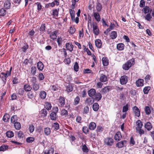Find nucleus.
I'll return each mask as SVG.
<instances>
[{
  "instance_id": "obj_62",
  "label": "nucleus",
  "mask_w": 154,
  "mask_h": 154,
  "mask_svg": "<svg viewBox=\"0 0 154 154\" xmlns=\"http://www.w3.org/2000/svg\"><path fill=\"white\" fill-rule=\"evenodd\" d=\"M63 62L66 64H69L71 62L70 59L69 58H65Z\"/></svg>"
},
{
  "instance_id": "obj_44",
  "label": "nucleus",
  "mask_w": 154,
  "mask_h": 154,
  "mask_svg": "<svg viewBox=\"0 0 154 154\" xmlns=\"http://www.w3.org/2000/svg\"><path fill=\"white\" fill-rule=\"evenodd\" d=\"M50 37L53 40L56 39L57 38V35L55 32H51L50 35Z\"/></svg>"
},
{
  "instance_id": "obj_26",
  "label": "nucleus",
  "mask_w": 154,
  "mask_h": 154,
  "mask_svg": "<svg viewBox=\"0 0 154 154\" xmlns=\"http://www.w3.org/2000/svg\"><path fill=\"white\" fill-rule=\"evenodd\" d=\"M117 49L119 51H122L124 49V45L123 44L121 43L117 44Z\"/></svg>"
},
{
  "instance_id": "obj_8",
  "label": "nucleus",
  "mask_w": 154,
  "mask_h": 154,
  "mask_svg": "<svg viewBox=\"0 0 154 154\" xmlns=\"http://www.w3.org/2000/svg\"><path fill=\"white\" fill-rule=\"evenodd\" d=\"M122 137L121 133L120 132H117L115 135L114 139L117 141L120 140Z\"/></svg>"
},
{
  "instance_id": "obj_64",
  "label": "nucleus",
  "mask_w": 154,
  "mask_h": 154,
  "mask_svg": "<svg viewBox=\"0 0 154 154\" xmlns=\"http://www.w3.org/2000/svg\"><path fill=\"white\" fill-rule=\"evenodd\" d=\"M18 136L20 138H23L24 135L23 132L21 131H20L17 134Z\"/></svg>"
},
{
  "instance_id": "obj_48",
  "label": "nucleus",
  "mask_w": 154,
  "mask_h": 154,
  "mask_svg": "<svg viewBox=\"0 0 154 154\" xmlns=\"http://www.w3.org/2000/svg\"><path fill=\"white\" fill-rule=\"evenodd\" d=\"M27 96L28 98L31 99H32L34 97V95L33 93L31 91L29 92L28 93Z\"/></svg>"
},
{
  "instance_id": "obj_5",
  "label": "nucleus",
  "mask_w": 154,
  "mask_h": 154,
  "mask_svg": "<svg viewBox=\"0 0 154 154\" xmlns=\"http://www.w3.org/2000/svg\"><path fill=\"white\" fill-rule=\"evenodd\" d=\"M94 33L96 35H98L99 33V30L96 23L92 24Z\"/></svg>"
},
{
  "instance_id": "obj_1",
  "label": "nucleus",
  "mask_w": 154,
  "mask_h": 154,
  "mask_svg": "<svg viewBox=\"0 0 154 154\" xmlns=\"http://www.w3.org/2000/svg\"><path fill=\"white\" fill-rule=\"evenodd\" d=\"M104 144L109 146H112L113 144L114 140L110 137H106L104 140Z\"/></svg>"
},
{
  "instance_id": "obj_10",
  "label": "nucleus",
  "mask_w": 154,
  "mask_h": 154,
  "mask_svg": "<svg viewBox=\"0 0 154 154\" xmlns=\"http://www.w3.org/2000/svg\"><path fill=\"white\" fill-rule=\"evenodd\" d=\"M126 141L124 140L118 142L116 144V146L120 148L123 147L126 144Z\"/></svg>"
},
{
  "instance_id": "obj_49",
  "label": "nucleus",
  "mask_w": 154,
  "mask_h": 154,
  "mask_svg": "<svg viewBox=\"0 0 154 154\" xmlns=\"http://www.w3.org/2000/svg\"><path fill=\"white\" fill-rule=\"evenodd\" d=\"M45 108L46 109L49 110L51 109V104L48 103H45Z\"/></svg>"
},
{
  "instance_id": "obj_18",
  "label": "nucleus",
  "mask_w": 154,
  "mask_h": 154,
  "mask_svg": "<svg viewBox=\"0 0 154 154\" xmlns=\"http://www.w3.org/2000/svg\"><path fill=\"white\" fill-rule=\"evenodd\" d=\"M37 66L38 69L42 71L44 68V65L42 62L39 61L37 63Z\"/></svg>"
},
{
  "instance_id": "obj_32",
  "label": "nucleus",
  "mask_w": 154,
  "mask_h": 154,
  "mask_svg": "<svg viewBox=\"0 0 154 154\" xmlns=\"http://www.w3.org/2000/svg\"><path fill=\"white\" fill-rule=\"evenodd\" d=\"M6 136L9 138H11L14 136V133L13 132L11 131H8L6 133Z\"/></svg>"
},
{
  "instance_id": "obj_36",
  "label": "nucleus",
  "mask_w": 154,
  "mask_h": 154,
  "mask_svg": "<svg viewBox=\"0 0 154 154\" xmlns=\"http://www.w3.org/2000/svg\"><path fill=\"white\" fill-rule=\"evenodd\" d=\"M150 89V87L149 86L146 87L144 88L143 92L144 94H147Z\"/></svg>"
},
{
  "instance_id": "obj_57",
  "label": "nucleus",
  "mask_w": 154,
  "mask_h": 154,
  "mask_svg": "<svg viewBox=\"0 0 154 154\" xmlns=\"http://www.w3.org/2000/svg\"><path fill=\"white\" fill-rule=\"evenodd\" d=\"M136 132H137L140 135H141L142 134H144V131L141 129V128H139L137 129L136 130Z\"/></svg>"
},
{
  "instance_id": "obj_28",
  "label": "nucleus",
  "mask_w": 154,
  "mask_h": 154,
  "mask_svg": "<svg viewBox=\"0 0 154 154\" xmlns=\"http://www.w3.org/2000/svg\"><path fill=\"white\" fill-rule=\"evenodd\" d=\"M44 132L45 134L46 135L48 136L50 134L51 132V130L50 128H44Z\"/></svg>"
},
{
  "instance_id": "obj_31",
  "label": "nucleus",
  "mask_w": 154,
  "mask_h": 154,
  "mask_svg": "<svg viewBox=\"0 0 154 154\" xmlns=\"http://www.w3.org/2000/svg\"><path fill=\"white\" fill-rule=\"evenodd\" d=\"M59 102L61 106H63L65 104V100L64 98L62 97H60L59 99Z\"/></svg>"
},
{
  "instance_id": "obj_14",
  "label": "nucleus",
  "mask_w": 154,
  "mask_h": 154,
  "mask_svg": "<svg viewBox=\"0 0 154 154\" xmlns=\"http://www.w3.org/2000/svg\"><path fill=\"white\" fill-rule=\"evenodd\" d=\"M145 127L148 131H150L152 128V126L151 124L149 122H147L145 124Z\"/></svg>"
},
{
  "instance_id": "obj_52",
  "label": "nucleus",
  "mask_w": 154,
  "mask_h": 154,
  "mask_svg": "<svg viewBox=\"0 0 154 154\" xmlns=\"http://www.w3.org/2000/svg\"><path fill=\"white\" fill-rule=\"evenodd\" d=\"M80 100V98L79 97L77 96L74 99V104L75 105H76L79 104V101Z\"/></svg>"
},
{
  "instance_id": "obj_6",
  "label": "nucleus",
  "mask_w": 154,
  "mask_h": 154,
  "mask_svg": "<svg viewBox=\"0 0 154 154\" xmlns=\"http://www.w3.org/2000/svg\"><path fill=\"white\" fill-rule=\"evenodd\" d=\"M133 110L136 116L139 117L140 116V111L137 107L136 106L134 107Z\"/></svg>"
},
{
  "instance_id": "obj_21",
  "label": "nucleus",
  "mask_w": 154,
  "mask_h": 154,
  "mask_svg": "<svg viewBox=\"0 0 154 154\" xmlns=\"http://www.w3.org/2000/svg\"><path fill=\"white\" fill-rule=\"evenodd\" d=\"M94 16L96 21L97 22H99L100 21V18L99 14L97 12L94 13Z\"/></svg>"
},
{
  "instance_id": "obj_27",
  "label": "nucleus",
  "mask_w": 154,
  "mask_h": 154,
  "mask_svg": "<svg viewBox=\"0 0 154 154\" xmlns=\"http://www.w3.org/2000/svg\"><path fill=\"white\" fill-rule=\"evenodd\" d=\"M92 108L95 111H97L99 109V105L97 103H94L92 105Z\"/></svg>"
},
{
  "instance_id": "obj_25",
  "label": "nucleus",
  "mask_w": 154,
  "mask_h": 154,
  "mask_svg": "<svg viewBox=\"0 0 154 154\" xmlns=\"http://www.w3.org/2000/svg\"><path fill=\"white\" fill-rule=\"evenodd\" d=\"M23 88L26 91H29L32 89V87L30 85L26 84L24 85Z\"/></svg>"
},
{
  "instance_id": "obj_12",
  "label": "nucleus",
  "mask_w": 154,
  "mask_h": 154,
  "mask_svg": "<svg viewBox=\"0 0 154 154\" xmlns=\"http://www.w3.org/2000/svg\"><path fill=\"white\" fill-rule=\"evenodd\" d=\"M88 93L89 96L92 97L95 95L96 93V90L94 89H91L88 91Z\"/></svg>"
},
{
  "instance_id": "obj_61",
  "label": "nucleus",
  "mask_w": 154,
  "mask_h": 154,
  "mask_svg": "<svg viewBox=\"0 0 154 154\" xmlns=\"http://www.w3.org/2000/svg\"><path fill=\"white\" fill-rule=\"evenodd\" d=\"M128 109V104L124 106L123 108L122 112H126Z\"/></svg>"
},
{
  "instance_id": "obj_11",
  "label": "nucleus",
  "mask_w": 154,
  "mask_h": 154,
  "mask_svg": "<svg viewBox=\"0 0 154 154\" xmlns=\"http://www.w3.org/2000/svg\"><path fill=\"white\" fill-rule=\"evenodd\" d=\"M145 14L151 13L152 11V9L150 8L148 6H146L143 8L142 10Z\"/></svg>"
},
{
  "instance_id": "obj_13",
  "label": "nucleus",
  "mask_w": 154,
  "mask_h": 154,
  "mask_svg": "<svg viewBox=\"0 0 154 154\" xmlns=\"http://www.w3.org/2000/svg\"><path fill=\"white\" fill-rule=\"evenodd\" d=\"M100 80L101 82H105L107 81V78L105 75L103 74H101L100 76Z\"/></svg>"
},
{
  "instance_id": "obj_7",
  "label": "nucleus",
  "mask_w": 154,
  "mask_h": 154,
  "mask_svg": "<svg viewBox=\"0 0 154 154\" xmlns=\"http://www.w3.org/2000/svg\"><path fill=\"white\" fill-rule=\"evenodd\" d=\"M66 47L67 50L71 52L73 50L74 46L71 43H66Z\"/></svg>"
},
{
  "instance_id": "obj_15",
  "label": "nucleus",
  "mask_w": 154,
  "mask_h": 154,
  "mask_svg": "<svg viewBox=\"0 0 154 154\" xmlns=\"http://www.w3.org/2000/svg\"><path fill=\"white\" fill-rule=\"evenodd\" d=\"M96 126L95 123L91 122L89 124V128L91 130H93L96 128Z\"/></svg>"
},
{
  "instance_id": "obj_30",
  "label": "nucleus",
  "mask_w": 154,
  "mask_h": 154,
  "mask_svg": "<svg viewBox=\"0 0 154 154\" xmlns=\"http://www.w3.org/2000/svg\"><path fill=\"white\" fill-rule=\"evenodd\" d=\"M14 126L17 130H19L21 128V125L20 123L18 122H16L14 124Z\"/></svg>"
},
{
  "instance_id": "obj_56",
  "label": "nucleus",
  "mask_w": 154,
  "mask_h": 154,
  "mask_svg": "<svg viewBox=\"0 0 154 154\" xmlns=\"http://www.w3.org/2000/svg\"><path fill=\"white\" fill-rule=\"evenodd\" d=\"M59 9H55L53 10V15L56 17L58 16V14Z\"/></svg>"
},
{
  "instance_id": "obj_16",
  "label": "nucleus",
  "mask_w": 154,
  "mask_h": 154,
  "mask_svg": "<svg viewBox=\"0 0 154 154\" xmlns=\"http://www.w3.org/2000/svg\"><path fill=\"white\" fill-rule=\"evenodd\" d=\"M95 44L96 46L98 48H100L102 46V42L99 39H97L95 41Z\"/></svg>"
},
{
  "instance_id": "obj_46",
  "label": "nucleus",
  "mask_w": 154,
  "mask_h": 154,
  "mask_svg": "<svg viewBox=\"0 0 154 154\" xmlns=\"http://www.w3.org/2000/svg\"><path fill=\"white\" fill-rule=\"evenodd\" d=\"M109 90L107 87H105L101 90V92L105 94L108 92Z\"/></svg>"
},
{
  "instance_id": "obj_51",
  "label": "nucleus",
  "mask_w": 154,
  "mask_h": 154,
  "mask_svg": "<svg viewBox=\"0 0 154 154\" xmlns=\"http://www.w3.org/2000/svg\"><path fill=\"white\" fill-rule=\"evenodd\" d=\"M82 149L83 152H88V150L87 147L85 144L82 145Z\"/></svg>"
},
{
  "instance_id": "obj_60",
  "label": "nucleus",
  "mask_w": 154,
  "mask_h": 154,
  "mask_svg": "<svg viewBox=\"0 0 154 154\" xmlns=\"http://www.w3.org/2000/svg\"><path fill=\"white\" fill-rule=\"evenodd\" d=\"M45 77L42 73H41L39 74L38 78L40 81L43 80L44 79Z\"/></svg>"
},
{
  "instance_id": "obj_34",
  "label": "nucleus",
  "mask_w": 154,
  "mask_h": 154,
  "mask_svg": "<svg viewBox=\"0 0 154 154\" xmlns=\"http://www.w3.org/2000/svg\"><path fill=\"white\" fill-rule=\"evenodd\" d=\"M32 86L33 90L35 91H37L39 88V85L36 83H33Z\"/></svg>"
},
{
  "instance_id": "obj_58",
  "label": "nucleus",
  "mask_w": 154,
  "mask_h": 154,
  "mask_svg": "<svg viewBox=\"0 0 154 154\" xmlns=\"http://www.w3.org/2000/svg\"><path fill=\"white\" fill-rule=\"evenodd\" d=\"M75 31V29L74 27L71 26L70 27L69 32L71 34L74 33Z\"/></svg>"
},
{
  "instance_id": "obj_50",
  "label": "nucleus",
  "mask_w": 154,
  "mask_h": 154,
  "mask_svg": "<svg viewBox=\"0 0 154 154\" xmlns=\"http://www.w3.org/2000/svg\"><path fill=\"white\" fill-rule=\"evenodd\" d=\"M45 29V24H42L39 29V30L41 32L43 33Z\"/></svg>"
},
{
  "instance_id": "obj_23",
  "label": "nucleus",
  "mask_w": 154,
  "mask_h": 154,
  "mask_svg": "<svg viewBox=\"0 0 154 154\" xmlns=\"http://www.w3.org/2000/svg\"><path fill=\"white\" fill-rule=\"evenodd\" d=\"M102 61L103 65L104 66H107L109 64V60L106 57H103Z\"/></svg>"
},
{
  "instance_id": "obj_43",
  "label": "nucleus",
  "mask_w": 154,
  "mask_h": 154,
  "mask_svg": "<svg viewBox=\"0 0 154 154\" xmlns=\"http://www.w3.org/2000/svg\"><path fill=\"white\" fill-rule=\"evenodd\" d=\"M151 14V13H148L145 17V19L146 20L148 21H150L151 20L152 18V17L150 14Z\"/></svg>"
},
{
  "instance_id": "obj_40",
  "label": "nucleus",
  "mask_w": 154,
  "mask_h": 154,
  "mask_svg": "<svg viewBox=\"0 0 154 154\" xmlns=\"http://www.w3.org/2000/svg\"><path fill=\"white\" fill-rule=\"evenodd\" d=\"M67 91L68 92H70L72 91L73 90V87L72 85H69L66 87Z\"/></svg>"
},
{
  "instance_id": "obj_54",
  "label": "nucleus",
  "mask_w": 154,
  "mask_h": 154,
  "mask_svg": "<svg viewBox=\"0 0 154 154\" xmlns=\"http://www.w3.org/2000/svg\"><path fill=\"white\" fill-rule=\"evenodd\" d=\"M54 150L53 149H51L48 150H45L44 153L45 154H49L51 153L53 154L54 152Z\"/></svg>"
},
{
  "instance_id": "obj_53",
  "label": "nucleus",
  "mask_w": 154,
  "mask_h": 154,
  "mask_svg": "<svg viewBox=\"0 0 154 154\" xmlns=\"http://www.w3.org/2000/svg\"><path fill=\"white\" fill-rule=\"evenodd\" d=\"M36 71V68L34 66H32L31 68V72L33 75L35 74Z\"/></svg>"
},
{
  "instance_id": "obj_20",
  "label": "nucleus",
  "mask_w": 154,
  "mask_h": 154,
  "mask_svg": "<svg viewBox=\"0 0 154 154\" xmlns=\"http://www.w3.org/2000/svg\"><path fill=\"white\" fill-rule=\"evenodd\" d=\"M137 125V127L136 128V130L139 128H141L143 126V124L142 122L140 120H138L136 122Z\"/></svg>"
},
{
  "instance_id": "obj_63",
  "label": "nucleus",
  "mask_w": 154,
  "mask_h": 154,
  "mask_svg": "<svg viewBox=\"0 0 154 154\" xmlns=\"http://www.w3.org/2000/svg\"><path fill=\"white\" fill-rule=\"evenodd\" d=\"M24 92L23 89L22 88H20L18 91V94L20 95H23Z\"/></svg>"
},
{
  "instance_id": "obj_47",
  "label": "nucleus",
  "mask_w": 154,
  "mask_h": 154,
  "mask_svg": "<svg viewBox=\"0 0 154 154\" xmlns=\"http://www.w3.org/2000/svg\"><path fill=\"white\" fill-rule=\"evenodd\" d=\"M62 115L64 116H66L68 115V111L65 109H63L61 112Z\"/></svg>"
},
{
  "instance_id": "obj_55",
  "label": "nucleus",
  "mask_w": 154,
  "mask_h": 154,
  "mask_svg": "<svg viewBox=\"0 0 154 154\" xmlns=\"http://www.w3.org/2000/svg\"><path fill=\"white\" fill-rule=\"evenodd\" d=\"M74 69L75 71L77 72L78 71L79 69V66L77 62H75V65L74 66Z\"/></svg>"
},
{
  "instance_id": "obj_2",
  "label": "nucleus",
  "mask_w": 154,
  "mask_h": 154,
  "mask_svg": "<svg viewBox=\"0 0 154 154\" xmlns=\"http://www.w3.org/2000/svg\"><path fill=\"white\" fill-rule=\"evenodd\" d=\"M120 82L122 85L126 84L128 82V77L126 75H124L121 76L120 78Z\"/></svg>"
},
{
  "instance_id": "obj_19",
  "label": "nucleus",
  "mask_w": 154,
  "mask_h": 154,
  "mask_svg": "<svg viewBox=\"0 0 154 154\" xmlns=\"http://www.w3.org/2000/svg\"><path fill=\"white\" fill-rule=\"evenodd\" d=\"M46 95V92L44 91H41L39 94L40 97L41 99H44L45 98Z\"/></svg>"
},
{
  "instance_id": "obj_59",
  "label": "nucleus",
  "mask_w": 154,
  "mask_h": 154,
  "mask_svg": "<svg viewBox=\"0 0 154 154\" xmlns=\"http://www.w3.org/2000/svg\"><path fill=\"white\" fill-rule=\"evenodd\" d=\"M29 131L30 133H32L34 131L35 127L33 125H30L29 128Z\"/></svg>"
},
{
  "instance_id": "obj_33",
  "label": "nucleus",
  "mask_w": 154,
  "mask_h": 154,
  "mask_svg": "<svg viewBox=\"0 0 154 154\" xmlns=\"http://www.w3.org/2000/svg\"><path fill=\"white\" fill-rule=\"evenodd\" d=\"M117 34L116 32L113 31L111 32L110 37L112 39H113L116 38L117 37Z\"/></svg>"
},
{
  "instance_id": "obj_42",
  "label": "nucleus",
  "mask_w": 154,
  "mask_h": 154,
  "mask_svg": "<svg viewBox=\"0 0 154 154\" xmlns=\"http://www.w3.org/2000/svg\"><path fill=\"white\" fill-rule=\"evenodd\" d=\"M41 113L42 115V116L44 117H46L47 114L48 112L46 109H42L41 111Z\"/></svg>"
},
{
  "instance_id": "obj_29",
  "label": "nucleus",
  "mask_w": 154,
  "mask_h": 154,
  "mask_svg": "<svg viewBox=\"0 0 154 154\" xmlns=\"http://www.w3.org/2000/svg\"><path fill=\"white\" fill-rule=\"evenodd\" d=\"M10 116L8 114H5L3 117V120L5 122H7L9 121Z\"/></svg>"
},
{
  "instance_id": "obj_24",
  "label": "nucleus",
  "mask_w": 154,
  "mask_h": 154,
  "mask_svg": "<svg viewBox=\"0 0 154 154\" xmlns=\"http://www.w3.org/2000/svg\"><path fill=\"white\" fill-rule=\"evenodd\" d=\"M18 119L16 115H13L12 116L11 119V122L14 124L16 122H17Z\"/></svg>"
},
{
  "instance_id": "obj_41",
  "label": "nucleus",
  "mask_w": 154,
  "mask_h": 154,
  "mask_svg": "<svg viewBox=\"0 0 154 154\" xmlns=\"http://www.w3.org/2000/svg\"><path fill=\"white\" fill-rule=\"evenodd\" d=\"M102 8V6L99 3H98L97 4V5L96 6V9L98 12H100Z\"/></svg>"
},
{
  "instance_id": "obj_35",
  "label": "nucleus",
  "mask_w": 154,
  "mask_h": 154,
  "mask_svg": "<svg viewBox=\"0 0 154 154\" xmlns=\"http://www.w3.org/2000/svg\"><path fill=\"white\" fill-rule=\"evenodd\" d=\"M59 125L57 122L54 123L53 125V128H54V130L57 131L59 128Z\"/></svg>"
},
{
  "instance_id": "obj_4",
  "label": "nucleus",
  "mask_w": 154,
  "mask_h": 154,
  "mask_svg": "<svg viewBox=\"0 0 154 154\" xmlns=\"http://www.w3.org/2000/svg\"><path fill=\"white\" fill-rule=\"evenodd\" d=\"M58 109L56 107L55 109V112H52L50 115V119L52 120H55L57 119V113L58 112Z\"/></svg>"
},
{
  "instance_id": "obj_38",
  "label": "nucleus",
  "mask_w": 154,
  "mask_h": 154,
  "mask_svg": "<svg viewBox=\"0 0 154 154\" xmlns=\"http://www.w3.org/2000/svg\"><path fill=\"white\" fill-rule=\"evenodd\" d=\"M145 111L146 115H149L151 113L149 107L148 106H146L144 109Z\"/></svg>"
},
{
  "instance_id": "obj_9",
  "label": "nucleus",
  "mask_w": 154,
  "mask_h": 154,
  "mask_svg": "<svg viewBox=\"0 0 154 154\" xmlns=\"http://www.w3.org/2000/svg\"><path fill=\"white\" fill-rule=\"evenodd\" d=\"M144 80L142 79H139L136 82V85L137 87L142 86L143 85Z\"/></svg>"
},
{
  "instance_id": "obj_45",
  "label": "nucleus",
  "mask_w": 154,
  "mask_h": 154,
  "mask_svg": "<svg viewBox=\"0 0 154 154\" xmlns=\"http://www.w3.org/2000/svg\"><path fill=\"white\" fill-rule=\"evenodd\" d=\"M34 140V138L32 137H28L26 139V141L27 143H31L33 142Z\"/></svg>"
},
{
  "instance_id": "obj_17",
  "label": "nucleus",
  "mask_w": 154,
  "mask_h": 154,
  "mask_svg": "<svg viewBox=\"0 0 154 154\" xmlns=\"http://www.w3.org/2000/svg\"><path fill=\"white\" fill-rule=\"evenodd\" d=\"M11 5V1L9 0H6L4 3V7L5 9H8L10 8Z\"/></svg>"
},
{
  "instance_id": "obj_3",
  "label": "nucleus",
  "mask_w": 154,
  "mask_h": 154,
  "mask_svg": "<svg viewBox=\"0 0 154 154\" xmlns=\"http://www.w3.org/2000/svg\"><path fill=\"white\" fill-rule=\"evenodd\" d=\"M133 63L130 61H128L122 66V68L125 70H128L131 66Z\"/></svg>"
},
{
  "instance_id": "obj_39",
  "label": "nucleus",
  "mask_w": 154,
  "mask_h": 154,
  "mask_svg": "<svg viewBox=\"0 0 154 154\" xmlns=\"http://www.w3.org/2000/svg\"><path fill=\"white\" fill-rule=\"evenodd\" d=\"M6 11L4 8H2L0 10V15L1 16H4L6 14Z\"/></svg>"
},
{
  "instance_id": "obj_22",
  "label": "nucleus",
  "mask_w": 154,
  "mask_h": 154,
  "mask_svg": "<svg viewBox=\"0 0 154 154\" xmlns=\"http://www.w3.org/2000/svg\"><path fill=\"white\" fill-rule=\"evenodd\" d=\"M95 99L97 101H99L102 98L101 94L99 93H96L95 95Z\"/></svg>"
},
{
  "instance_id": "obj_37",
  "label": "nucleus",
  "mask_w": 154,
  "mask_h": 154,
  "mask_svg": "<svg viewBox=\"0 0 154 154\" xmlns=\"http://www.w3.org/2000/svg\"><path fill=\"white\" fill-rule=\"evenodd\" d=\"M8 146L7 145H3L0 147V151H4L8 148Z\"/></svg>"
}]
</instances>
